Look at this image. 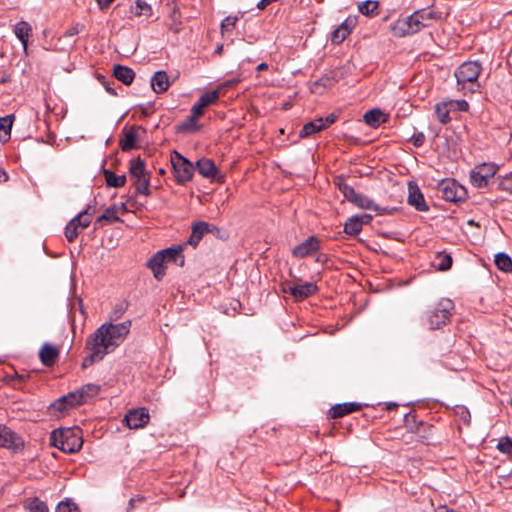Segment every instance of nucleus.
<instances>
[{"mask_svg":"<svg viewBox=\"0 0 512 512\" xmlns=\"http://www.w3.org/2000/svg\"><path fill=\"white\" fill-rule=\"evenodd\" d=\"M364 122L372 128L379 127L382 123L387 121L386 114L379 108H374L367 111L363 116Z\"/></svg>","mask_w":512,"mask_h":512,"instance_id":"nucleus-25","label":"nucleus"},{"mask_svg":"<svg viewBox=\"0 0 512 512\" xmlns=\"http://www.w3.org/2000/svg\"><path fill=\"white\" fill-rule=\"evenodd\" d=\"M137 193L148 196L150 194V177L134 181Z\"/></svg>","mask_w":512,"mask_h":512,"instance_id":"nucleus-47","label":"nucleus"},{"mask_svg":"<svg viewBox=\"0 0 512 512\" xmlns=\"http://www.w3.org/2000/svg\"><path fill=\"white\" fill-rule=\"evenodd\" d=\"M101 388L99 385L94 383H88L80 387L79 389L72 391L71 394L75 396L76 406L86 403L88 400L97 396Z\"/></svg>","mask_w":512,"mask_h":512,"instance_id":"nucleus-14","label":"nucleus"},{"mask_svg":"<svg viewBox=\"0 0 512 512\" xmlns=\"http://www.w3.org/2000/svg\"><path fill=\"white\" fill-rule=\"evenodd\" d=\"M321 248V241L317 236H309L306 240L298 244L292 249V256L297 259L306 258Z\"/></svg>","mask_w":512,"mask_h":512,"instance_id":"nucleus-10","label":"nucleus"},{"mask_svg":"<svg viewBox=\"0 0 512 512\" xmlns=\"http://www.w3.org/2000/svg\"><path fill=\"white\" fill-rule=\"evenodd\" d=\"M379 7L378 1L375 0H366L358 5V10L361 14L369 16L374 14Z\"/></svg>","mask_w":512,"mask_h":512,"instance_id":"nucleus-41","label":"nucleus"},{"mask_svg":"<svg viewBox=\"0 0 512 512\" xmlns=\"http://www.w3.org/2000/svg\"><path fill=\"white\" fill-rule=\"evenodd\" d=\"M496 166L483 163L470 171V182L474 187L483 188L496 173Z\"/></svg>","mask_w":512,"mask_h":512,"instance_id":"nucleus-8","label":"nucleus"},{"mask_svg":"<svg viewBox=\"0 0 512 512\" xmlns=\"http://www.w3.org/2000/svg\"><path fill=\"white\" fill-rule=\"evenodd\" d=\"M133 13L136 16H146V17H149V16L152 15V7L145 0H136Z\"/></svg>","mask_w":512,"mask_h":512,"instance_id":"nucleus-42","label":"nucleus"},{"mask_svg":"<svg viewBox=\"0 0 512 512\" xmlns=\"http://www.w3.org/2000/svg\"><path fill=\"white\" fill-rule=\"evenodd\" d=\"M357 24V18L356 17H348L346 18L340 25L342 30L344 32H348V35L351 33V31L355 28Z\"/></svg>","mask_w":512,"mask_h":512,"instance_id":"nucleus-54","label":"nucleus"},{"mask_svg":"<svg viewBox=\"0 0 512 512\" xmlns=\"http://www.w3.org/2000/svg\"><path fill=\"white\" fill-rule=\"evenodd\" d=\"M362 231L358 217L353 215L344 224V232L350 236H356Z\"/></svg>","mask_w":512,"mask_h":512,"instance_id":"nucleus-37","label":"nucleus"},{"mask_svg":"<svg viewBox=\"0 0 512 512\" xmlns=\"http://www.w3.org/2000/svg\"><path fill=\"white\" fill-rule=\"evenodd\" d=\"M118 211L119 208L116 205L108 207L104 213L96 219L95 228L101 226L103 221L108 223L121 222Z\"/></svg>","mask_w":512,"mask_h":512,"instance_id":"nucleus-31","label":"nucleus"},{"mask_svg":"<svg viewBox=\"0 0 512 512\" xmlns=\"http://www.w3.org/2000/svg\"><path fill=\"white\" fill-rule=\"evenodd\" d=\"M75 396L69 392L67 395H64L57 399L50 405L51 411H57L60 413L66 412L72 407H76Z\"/></svg>","mask_w":512,"mask_h":512,"instance_id":"nucleus-26","label":"nucleus"},{"mask_svg":"<svg viewBox=\"0 0 512 512\" xmlns=\"http://www.w3.org/2000/svg\"><path fill=\"white\" fill-rule=\"evenodd\" d=\"M373 210L376 211L379 215H392L398 211V209L396 207L389 208V207H380V206H379V209H373Z\"/></svg>","mask_w":512,"mask_h":512,"instance_id":"nucleus-60","label":"nucleus"},{"mask_svg":"<svg viewBox=\"0 0 512 512\" xmlns=\"http://www.w3.org/2000/svg\"><path fill=\"white\" fill-rule=\"evenodd\" d=\"M404 425L408 431L416 434H420V429L425 428L431 431L434 426L423 421H417V416L413 412L406 413L404 415Z\"/></svg>","mask_w":512,"mask_h":512,"instance_id":"nucleus-22","label":"nucleus"},{"mask_svg":"<svg viewBox=\"0 0 512 512\" xmlns=\"http://www.w3.org/2000/svg\"><path fill=\"white\" fill-rule=\"evenodd\" d=\"M146 266L151 269L157 280H162L166 274L165 260L161 251L153 254L147 261Z\"/></svg>","mask_w":512,"mask_h":512,"instance_id":"nucleus-16","label":"nucleus"},{"mask_svg":"<svg viewBox=\"0 0 512 512\" xmlns=\"http://www.w3.org/2000/svg\"><path fill=\"white\" fill-rule=\"evenodd\" d=\"M319 131L320 130H319L318 126L315 124V122L311 121V122L306 123L303 126V128L301 129V131L299 133V136H300V138H305V137H308V136L315 134Z\"/></svg>","mask_w":512,"mask_h":512,"instance_id":"nucleus-51","label":"nucleus"},{"mask_svg":"<svg viewBox=\"0 0 512 512\" xmlns=\"http://www.w3.org/2000/svg\"><path fill=\"white\" fill-rule=\"evenodd\" d=\"M442 19V13L431 8L419 9L411 15L400 18L391 24V30L396 37H405L415 34L425 27H429L433 22Z\"/></svg>","mask_w":512,"mask_h":512,"instance_id":"nucleus-1","label":"nucleus"},{"mask_svg":"<svg viewBox=\"0 0 512 512\" xmlns=\"http://www.w3.org/2000/svg\"><path fill=\"white\" fill-rule=\"evenodd\" d=\"M210 224L204 221H197L192 225V232L187 243L196 247L203 236L209 232Z\"/></svg>","mask_w":512,"mask_h":512,"instance_id":"nucleus-21","label":"nucleus"},{"mask_svg":"<svg viewBox=\"0 0 512 512\" xmlns=\"http://www.w3.org/2000/svg\"><path fill=\"white\" fill-rule=\"evenodd\" d=\"M237 21V16L229 15L225 17L221 22V33L224 34L225 32L231 31L235 27Z\"/></svg>","mask_w":512,"mask_h":512,"instance_id":"nucleus-50","label":"nucleus"},{"mask_svg":"<svg viewBox=\"0 0 512 512\" xmlns=\"http://www.w3.org/2000/svg\"><path fill=\"white\" fill-rule=\"evenodd\" d=\"M481 71L482 65L479 61H466L459 65L454 72L458 88L471 93L478 91L480 89L478 78Z\"/></svg>","mask_w":512,"mask_h":512,"instance_id":"nucleus-3","label":"nucleus"},{"mask_svg":"<svg viewBox=\"0 0 512 512\" xmlns=\"http://www.w3.org/2000/svg\"><path fill=\"white\" fill-rule=\"evenodd\" d=\"M144 500H145V497L141 496V495H137L135 497H132L129 500L128 507H127V512H131V510L134 509L136 502H143Z\"/></svg>","mask_w":512,"mask_h":512,"instance_id":"nucleus-61","label":"nucleus"},{"mask_svg":"<svg viewBox=\"0 0 512 512\" xmlns=\"http://www.w3.org/2000/svg\"><path fill=\"white\" fill-rule=\"evenodd\" d=\"M338 80L334 73L326 74L316 80L313 84L314 88L316 89L318 86H322L324 88L331 87L336 83Z\"/></svg>","mask_w":512,"mask_h":512,"instance_id":"nucleus-43","label":"nucleus"},{"mask_svg":"<svg viewBox=\"0 0 512 512\" xmlns=\"http://www.w3.org/2000/svg\"><path fill=\"white\" fill-rule=\"evenodd\" d=\"M27 378H29V374L15 373V375L12 377L13 385L15 387H18V383L16 381L22 383V382H25Z\"/></svg>","mask_w":512,"mask_h":512,"instance_id":"nucleus-64","label":"nucleus"},{"mask_svg":"<svg viewBox=\"0 0 512 512\" xmlns=\"http://www.w3.org/2000/svg\"><path fill=\"white\" fill-rule=\"evenodd\" d=\"M218 99H219V89H215V90H212V91L202 94L199 97L197 102L200 103L201 106L206 108V107L216 103Z\"/></svg>","mask_w":512,"mask_h":512,"instance_id":"nucleus-39","label":"nucleus"},{"mask_svg":"<svg viewBox=\"0 0 512 512\" xmlns=\"http://www.w3.org/2000/svg\"><path fill=\"white\" fill-rule=\"evenodd\" d=\"M113 76L123 84L130 85L135 78V72L127 66L117 64L114 65Z\"/></svg>","mask_w":512,"mask_h":512,"instance_id":"nucleus-28","label":"nucleus"},{"mask_svg":"<svg viewBox=\"0 0 512 512\" xmlns=\"http://www.w3.org/2000/svg\"><path fill=\"white\" fill-rule=\"evenodd\" d=\"M435 114L441 124H447L450 122V111L447 108V103H438L435 105Z\"/></svg>","mask_w":512,"mask_h":512,"instance_id":"nucleus-40","label":"nucleus"},{"mask_svg":"<svg viewBox=\"0 0 512 512\" xmlns=\"http://www.w3.org/2000/svg\"><path fill=\"white\" fill-rule=\"evenodd\" d=\"M362 408V404L357 402H345L332 406L328 412V415L332 419L344 417L352 412L359 411Z\"/></svg>","mask_w":512,"mask_h":512,"instance_id":"nucleus-18","label":"nucleus"},{"mask_svg":"<svg viewBox=\"0 0 512 512\" xmlns=\"http://www.w3.org/2000/svg\"><path fill=\"white\" fill-rule=\"evenodd\" d=\"M50 441L54 447L68 454L78 452L83 446L80 429L54 430L51 433Z\"/></svg>","mask_w":512,"mask_h":512,"instance_id":"nucleus-4","label":"nucleus"},{"mask_svg":"<svg viewBox=\"0 0 512 512\" xmlns=\"http://www.w3.org/2000/svg\"><path fill=\"white\" fill-rule=\"evenodd\" d=\"M55 512H80V510L74 502L67 499L57 505Z\"/></svg>","mask_w":512,"mask_h":512,"instance_id":"nucleus-48","label":"nucleus"},{"mask_svg":"<svg viewBox=\"0 0 512 512\" xmlns=\"http://www.w3.org/2000/svg\"><path fill=\"white\" fill-rule=\"evenodd\" d=\"M171 164L173 167L175 181L178 184H186L189 182L194 174V166L186 157L177 151L171 154Z\"/></svg>","mask_w":512,"mask_h":512,"instance_id":"nucleus-7","label":"nucleus"},{"mask_svg":"<svg viewBox=\"0 0 512 512\" xmlns=\"http://www.w3.org/2000/svg\"><path fill=\"white\" fill-rule=\"evenodd\" d=\"M14 119L13 114L0 117V141L2 143H6L10 139Z\"/></svg>","mask_w":512,"mask_h":512,"instance_id":"nucleus-30","label":"nucleus"},{"mask_svg":"<svg viewBox=\"0 0 512 512\" xmlns=\"http://www.w3.org/2000/svg\"><path fill=\"white\" fill-rule=\"evenodd\" d=\"M348 32H344L342 28L339 26L338 28L334 29L331 33V42L333 44H340L342 43L347 37Z\"/></svg>","mask_w":512,"mask_h":512,"instance_id":"nucleus-53","label":"nucleus"},{"mask_svg":"<svg viewBox=\"0 0 512 512\" xmlns=\"http://www.w3.org/2000/svg\"><path fill=\"white\" fill-rule=\"evenodd\" d=\"M129 173L130 176L134 179V181L149 177V174L146 172L145 169V162L140 157L131 160Z\"/></svg>","mask_w":512,"mask_h":512,"instance_id":"nucleus-29","label":"nucleus"},{"mask_svg":"<svg viewBox=\"0 0 512 512\" xmlns=\"http://www.w3.org/2000/svg\"><path fill=\"white\" fill-rule=\"evenodd\" d=\"M94 212V206L88 204L85 209H83L74 217L79 219V222L77 223L81 226V229H85L90 225L92 221V215Z\"/></svg>","mask_w":512,"mask_h":512,"instance_id":"nucleus-36","label":"nucleus"},{"mask_svg":"<svg viewBox=\"0 0 512 512\" xmlns=\"http://www.w3.org/2000/svg\"><path fill=\"white\" fill-rule=\"evenodd\" d=\"M85 26L84 24L82 23H76L74 24L72 27L68 28L65 32H64V37H72V36H75L77 34H79L80 32H82L84 30Z\"/></svg>","mask_w":512,"mask_h":512,"instance_id":"nucleus-56","label":"nucleus"},{"mask_svg":"<svg viewBox=\"0 0 512 512\" xmlns=\"http://www.w3.org/2000/svg\"><path fill=\"white\" fill-rule=\"evenodd\" d=\"M145 132L146 130L142 126L133 125L129 129H123L122 136L119 141V146L124 152L131 151L137 148L138 131Z\"/></svg>","mask_w":512,"mask_h":512,"instance_id":"nucleus-12","label":"nucleus"},{"mask_svg":"<svg viewBox=\"0 0 512 512\" xmlns=\"http://www.w3.org/2000/svg\"><path fill=\"white\" fill-rule=\"evenodd\" d=\"M338 186L344 197L352 203L358 194L355 189L346 183H339Z\"/></svg>","mask_w":512,"mask_h":512,"instance_id":"nucleus-49","label":"nucleus"},{"mask_svg":"<svg viewBox=\"0 0 512 512\" xmlns=\"http://www.w3.org/2000/svg\"><path fill=\"white\" fill-rule=\"evenodd\" d=\"M150 84L153 91L157 94L167 91L170 86L167 73L163 70L155 72L151 78Z\"/></svg>","mask_w":512,"mask_h":512,"instance_id":"nucleus-24","label":"nucleus"},{"mask_svg":"<svg viewBox=\"0 0 512 512\" xmlns=\"http://www.w3.org/2000/svg\"><path fill=\"white\" fill-rule=\"evenodd\" d=\"M408 204L413 206L417 211L426 212L429 210L424 195L420 191L417 184L412 182L408 185Z\"/></svg>","mask_w":512,"mask_h":512,"instance_id":"nucleus-13","label":"nucleus"},{"mask_svg":"<svg viewBox=\"0 0 512 512\" xmlns=\"http://www.w3.org/2000/svg\"><path fill=\"white\" fill-rule=\"evenodd\" d=\"M23 445L24 442L20 436L10 428L0 424V447H4L15 452L22 448Z\"/></svg>","mask_w":512,"mask_h":512,"instance_id":"nucleus-11","label":"nucleus"},{"mask_svg":"<svg viewBox=\"0 0 512 512\" xmlns=\"http://www.w3.org/2000/svg\"><path fill=\"white\" fill-rule=\"evenodd\" d=\"M338 117H339V115L334 113V112L330 113L326 117H323V120H324V123H325L326 127H329L332 124H334L337 121Z\"/></svg>","mask_w":512,"mask_h":512,"instance_id":"nucleus-62","label":"nucleus"},{"mask_svg":"<svg viewBox=\"0 0 512 512\" xmlns=\"http://www.w3.org/2000/svg\"><path fill=\"white\" fill-rule=\"evenodd\" d=\"M499 189L512 195V172L501 177Z\"/></svg>","mask_w":512,"mask_h":512,"instance_id":"nucleus-52","label":"nucleus"},{"mask_svg":"<svg viewBox=\"0 0 512 512\" xmlns=\"http://www.w3.org/2000/svg\"><path fill=\"white\" fill-rule=\"evenodd\" d=\"M437 191L441 198L449 202H462L467 199V190L455 179L441 180L437 185Z\"/></svg>","mask_w":512,"mask_h":512,"instance_id":"nucleus-6","label":"nucleus"},{"mask_svg":"<svg viewBox=\"0 0 512 512\" xmlns=\"http://www.w3.org/2000/svg\"><path fill=\"white\" fill-rule=\"evenodd\" d=\"M352 203L362 209H379V206L376 205L368 196L360 193L357 194Z\"/></svg>","mask_w":512,"mask_h":512,"instance_id":"nucleus-38","label":"nucleus"},{"mask_svg":"<svg viewBox=\"0 0 512 512\" xmlns=\"http://www.w3.org/2000/svg\"><path fill=\"white\" fill-rule=\"evenodd\" d=\"M455 415L463 421L464 424L469 425L471 422V415L468 408L464 405H456L454 407Z\"/></svg>","mask_w":512,"mask_h":512,"instance_id":"nucleus-44","label":"nucleus"},{"mask_svg":"<svg viewBox=\"0 0 512 512\" xmlns=\"http://www.w3.org/2000/svg\"><path fill=\"white\" fill-rule=\"evenodd\" d=\"M356 216L358 217V221H359L361 227H363V225L369 224L373 219L372 215H370V214H361V215H356Z\"/></svg>","mask_w":512,"mask_h":512,"instance_id":"nucleus-63","label":"nucleus"},{"mask_svg":"<svg viewBox=\"0 0 512 512\" xmlns=\"http://www.w3.org/2000/svg\"><path fill=\"white\" fill-rule=\"evenodd\" d=\"M318 292V286L314 282H305L303 284L294 285L289 288V294L294 298L295 301H303L306 298L316 294Z\"/></svg>","mask_w":512,"mask_h":512,"instance_id":"nucleus-15","label":"nucleus"},{"mask_svg":"<svg viewBox=\"0 0 512 512\" xmlns=\"http://www.w3.org/2000/svg\"><path fill=\"white\" fill-rule=\"evenodd\" d=\"M438 263L437 269L440 271H447L452 266V257L449 254L439 253L437 255Z\"/></svg>","mask_w":512,"mask_h":512,"instance_id":"nucleus-45","label":"nucleus"},{"mask_svg":"<svg viewBox=\"0 0 512 512\" xmlns=\"http://www.w3.org/2000/svg\"><path fill=\"white\" fill-rule=\"evenodd\" d=\"M204 107L200 105V103L196 102L192 108H191V116L194 117L195 119H198L199 117H201L204 113Z\"/></svg>","mask_w":512,"mask_h":512,"instance_id":"nucleus-59","label":"nucleus"},{"mask_svg":"<svg viewBox=\"0 0 512 512\" xmlns=\"http://www.w3.org/2000/svg\"><path fill=\"white\" fill-rule=\"evenodd\" d=\"M86 349L90 351V354L82 361V368L84 369L102 360L106 355V351L103 350V348L94 345V341H92L90 337L86 341Z\"/></svg>","mask_w":512,"mask_h":512,"instance_id":"nucleus-17","label":"nucleus"},{"mask_svg":"<svg viewBox=\"0 0 512 512\" xmlns=\"http://www.w3.org/2000/svg\"><path fill=\"white\" fill-rule=\"evenodd\" d=\"M494 263L499 270L506 273L512 272V259L508 254L504 252L497 253Z\"/></svg>","mask_w":512,"mask_h":512,"instance_id":"nucleus-33","label":"nucleus"},{"mask_svg":"<svg viewBox=\"0 0 512 512\" xmlns=\"http://www.w3.org/2000/svg\"><path fill=\"white\" fill-rule=\"evenodd\" d=\"M59 353L60 351L56 346L50 343H44L40 348L39 358L44 366L52 367L56 363Z\"/></svg>","mask_w":512,"mask_h":512,"instance_id":"nucleus-19","label":"nucleus"},{"mask_svg":"<svg viewBox=\"0 0 512 512\" xmlns=\"http://www.w3.org/2000/svg\"><path fill=\"white\" fill-rule=\"evenodd\" d=\"M410 141L415 147H422L425 143V135L423 132L416 133L411 136Z\"/></svg>","mask_w":512,"mask_h":512,"instance_id":"nucleus-57","label":"nucleus"},{"mask_svg":"<svg viewBox=\"0 0 512 512\" xmlns=\"http://www.w3.org/2000/svg\"><path fill=\"white\" fill-rule=\"evenodd\" d=\"M175 129L178 133L196 132L199 130V125L197 119L189 115L184 121L178 123Z\"/></svg>","mask_w":512,"mask_h":512,"instance_id":"nucleus-34","label":"nucleus"},{"mask_svg":"<svg viewBox=\"0 0 512 512\" xmlns=\"http://www.w3.org/2000/svg\"><path fill=\"white\" fill-rule=\"evenodd\" d=\"M200 175L211 180H218L219 170L215 163L208 158H202L196 162L194 167Z\"/></svg>","mask_w":512,"mask_h":512,"instance_id":"nucleus-20","label":"nucleus"},{"mask_svg":"<svg viewBox=\"0 0 512 512\" xmlns=\"http://www.w3.org/2000/svg\"><path fill=\"white\" fill-rule=\"evenodd\" d=\"M432 434H433V429L431 431H429L428 429L421 428L420 434H418V437L422 443L429 445Z\"/></svg>","mask_w":512,"mask_h":512,"instance_id":"nucleus-58","label":"nucleus"},{"mask_svg":"<svg viewBox=\"0 0 512 512\" xmlns=\"http://www.w3.org/2000/svg\"><path fill=\"white\" fill-rule=\"evenodd\" d=\"M455 310V305L452 300L444 298L441 299L432 309L426 313V324L431 330L440 329L442 326L450 322Z\"/></svg>","mask_w":512,"mask_h":512,"instance_id":"nucleus-5","label":"nucleus"},{"mask_svg":"<svg viewBox=\"0 0 512 512\" xmlns=\"http://www.w3.org/2000/svg\"><path fill=\"white\" fill-rule=\"evenodd\" d=\"M160 251L164 257L165 263L173 262L180 267L184 266L185 257L183 255L182 246L169 247Z\"/></svg>","mask_w":512,"mask_h":512,"instance_id":"nucleus-23","label":"nucleus"},{"mask_svg":"<svg viewBox=\"0 0 512 512\" xmlns=\"http://www.w3.org/2000/svg\"><path fill=\"white\" fill-rule=\"evenodd\" d=\"M131 326V320L117 324L111 322L104 323L89 337L94 341V345L103 348L106 354H108L124 342L130 332Z\"/></svg>","mask_w":512,"mask_h":512,"instance_id":"nucleus-2","label":"nucleus"},{"mask_svg":"<svg viewBox=\"0 0 512 512\" xmlns=\"http://www.w3.org/2000/svg\"><path fill=\"white\" fill-rule=\"evenodd\" d=\"M78 218H72L65 227L64 235L68 242H73L79 235L81 226Z\"/></svg>","mask_w":512,"mask_h":512,"instance_id":"nucleus-35","label":"nucleus"},{"mask_svg":"<svg viewBox=\"0 0 512 512\" xmlns=\"http://www.w3.org/2000/svg\"><path fill=\"white\" fill-rule=\"evenodd\" d=\"M149 420L148 410L142 407L129 410L124 416L123 423L130 429H139L145 427Z\"/></svg>","mask_w":512,"mask_h":512,"instance_id":"nucleus-9","label":"nucleus"},{"mask_svg":"<svg viewBox=\"0 0 512 512\" xmlns=\"http://www.w3.org/2000/svg\"><path fill=\"white\" fill-rule=\"evenodd\" d=\"M29 509L30 512H48L47 505L37 498L31 502Z\"/></svg>","mask_w":512,"mask_h":512,"instance_id":"nucleus-55","label":"nucleus"},{"mask_svg":"<svg viewBox=\"0 0 512 512\" xmlns=\"http://www.w3.org/2000/svg\"><path fill=\"white\" fill-rule=\"evenodd\" d=\"M104 177L107 186L114 187V188H120L123 187L126 183V176L125 175H117L111 170H104Z\"/></svg>","mask_w":512,"mask_h":512,"instance_id":"nucleus-32","label":"nucleus"},{"mask_svg":"<svg viewBox=\"0 0 512 512\" xmlns=\"http://www.w3.org/2000/svg\"><path fill=\"white\" fill-rule=\"evenodd\" d=\"M497 449L503 454L512 455V438L509 436L500 438Z\"/></svg>","mask_w":512,"mask_h":512,"instance_id":"nucleus-46","label":"nucleus"},{"mask_svg":"<svg viewBox=\"0 0 512 512\" xmlns=\"http://www.w3.org/2000/svg\"><path fill=\"white\" fill-rule=\"evenodd\" d=\"M32 27L26 21H19L14 26V33L16 37L21 41L24 51H27L28 39L31 35Z\"/></svg>","mask_w":512,"mask_h":512,"instance_id":"nucleus-27","label":"nucleus"}]
</instances>
